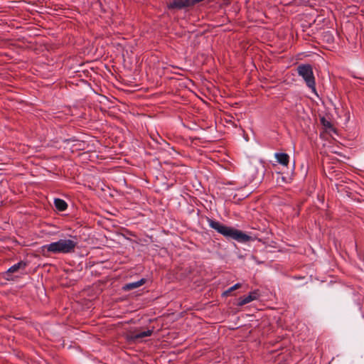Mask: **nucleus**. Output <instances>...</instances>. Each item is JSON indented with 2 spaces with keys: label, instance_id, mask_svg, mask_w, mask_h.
I'll use <instances>...</instances> for the list:
<instances>
[{
  "label": "nucleus",
  "instance_id": "6e6552de",
  "mask_svg": "<svg viewBox=\"0 0 364 364\" xmlns=\"http://www.w3.org/2000/svg\"><path fill=\"white\" fill-rule=\"evenodd\" d=\"M256 299V296L255 293H250L247 296H244L243 297L240 298L237 305L242 306L245 304H247L253 300Z\"/></svg>",
  "mask_w": 364,
  "mask_h": 364
},
{
  "label": "nucleus",
  "instance_id": "f8f14e48",
  "mask_svg": "<svg viewBox=\"0 0 364 364\" xmlns=\"http://www.w3.org/2000/svg\"><path fill=\"white\" fill-rule=\"evenodd\" d=\"M263 175H264V171L262 170V177L263 176Z\"/></svg>",
  "mask_w": 364,
  "mask_h": 364
},
{
  "label": "nucleus",
  "instance_id": "9b49d317",
  "mask_svg": "<svg viewBox=\"0 0 364 364\" xmlns=\"http://www.w3.org/2000/svg\"><path fill=\"white\" fill-rule=\"evenodd\" d=\"M321 122L326 128H331L332 127L331 123L324 117L321 119Z\"/></svg>",
  "mask_w": 364,
  "mask_h": 364
},
{
  "label": "nucleus",
  "instance_id": "7ed1b4c3",
  "mask_svg": "<svg viewBox=\"0 0 364 364\" xmlns=\"http://www.w3.org/2000/svg\"><path fill=\"white\" fill-rule=\"evenodd\" d=\"M296 70L298 75L305 81L306 86L312 92H316V81L312 66L310 64H301L297 67Z\"/></svg>",
  "mask_w": 364,
  "mask_h": 364
},
{
  "label": "nucleus",
  "instance_id": "1a4fd4ad",
  "mask_svg": "<svg viewBox=\"0 0 364 364\" xmlns=\"http://www.w3.org/2000/svg\"><path fill=\"white\" fill-rule=\"evenodd\" d=\"M54 205L56 209L59 211H64L68 208L67 203L64 200L60 198H55L54 200Z\"/></svg>",
  "mask_w": 364,
  "mask_h": 364
},
{
  "label": "nucleus",
  "instance_id": "0eeeda50",
  "mask_svg": "<svg viewBox=\"0 0 364 364\" xmlns=\"http://www.w3.org/2000/svg\"><path fill=\"white\" fill-rule=\"evenodd\" d=\"M275 158L277 159V161L283 166H287L289 164V156L287 154L276 153Z\"/></svg>",
  "mask_w": 364,
  "mask_h": 364
},
{
  "label": "nucleus",
  "instance_id": "39448f33",
  "mask_svg": "<svg viewBox=\"0 0 364 364\" xmlns=\"http://www.w3.org/2000/svg\"><path fill=\"white\" fill-rule=\"evenodd\" d=\"M26 267V263L23 261H20L19 262L11 266L5 273L4 278L7 280H9L10 274L14 272H18L19 269H24Z\"/></svg>",
  "mask_w": 364,
  "mask_h": 364
},
{
  "label": "nucleus",
  "instance_id": "f03ea898",
  "mask_svg": "<svg viewBox=\"0 0 364 364\" xmlns=\"http://www.w3.org/2000/svg\"><path fill=\"white\" fill-rule=\"evenodd\" d=\"M77 245L76 239H60L57 242L43 245V250L53 254H68L75 251Z\"/></svg>",
  "mask_w": 364,
  "mask_h": 364
},
{
  "label": "nucleus",
  "instance_id": "f257e3e1",
  "mask_svg": "<svg viewBox=\"0 0 364 364\" xmlns=\"http://www.w3.org/2000/svg\"><path fill=\"white\" fill-rule=\"evenodd\" d=\"M207 220L211 228L214 229L228 240L232 239L239 242H246L251 240V237L241 230L227 226L219 221L214 220L209 218H208Z\"/></svg>",
  "mask_w": 364,
  "mask_h": 364
},
{
  "label": "nucleus",
  "instance_id": "20e7f679",
  "mask_svg": "<svg viewBox=\"0 0 364 364\" xmlns=\"http://www.w3.org/2000/svg\"><path fill=\"white\" fill-rule=\"evenodd\" d=\"M152 333L151 330L144 331L139 333L130 332L127 334V338L129 341L136 342L141 338L151 336Z\"/></svg>",
  "mask_w": 364,
  "mask_h": 364
},
{
  "label": "nucleus",
  "instance_id": "423d86ee",
  "mask_svg": "<svg viewBox=\"0 0 364 364\" xmlns=\"http://www.w3.org/2000/svg\"><path fill=\"white\" fill-rule=\"evenodd\" d=\"M145 282L146 280L144 279H141L139 281L126 284L122 289L124 291H130L142 286Z\"/></svg>",
  "mask_w": 364,
  "mask_h": 364
},
{
  "label": "nucleus",
  "instance_id": "9d476101",
  "mask_svg": "<svg viewBox=\"0 0 364 364\" xmlns=\"http://www.w3.org/2000/svg\"><path fill=\"white\" fill-rule=\"evenodd\" d=\"M240 287H241V284L240 283H237L235 284L234 286L231 287L230 288H229L227 291H225L223 294L224 296H228L229 295V294L230 292H232V291L234 290H236L237 289H239Z\"/></svg>",
  "mask_w": 364,
  "mask_h": 364
}]
</instances>
